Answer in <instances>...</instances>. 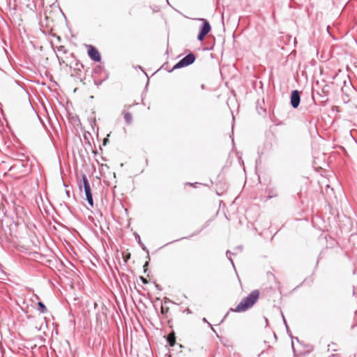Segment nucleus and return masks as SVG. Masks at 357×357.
Returning <instances> with one entry per match:
<instances>
[{
    "label": "nucleus",
    "instance_id": "14",
    "mask_svg": "<svg viewBox=\"0 0 357 357\" xmlns=\"http://www.w3.org/2000/svg\"><path fill=\"white\" fill-rule=\"evenodd\" d=\"M148 265H149V262H148V261H146V262L145 263V264L144 265V272H146V267L148 266Z\"/></svg>",
    "mask_w": 357,
    "mask_h": 357
},
{
    "label": "nucleus",
    "instance_id": "6",
    "mask_svg": "<svg viewBox=\"0 0 357 357\" xmlns=\"http://www.w3.org/2000/svg\"><path fill=\"white\" fill-rule=\"evenodd\" d=\"M88 55L94 61L99 62L101 60V56L98 50L92 46H88Z\"/></svg>",
    "mask_w": 357,
    "mask_h": 357
},
{
    "label": "nucleus",
    "instance_id": "4",
    "mask_svg": "<svg viewBox=\"0 0 357 357\" xmlns=\"http://www.w3.org/2000/svg\"><path fill=\"white\" fill-rule=\"evenodd\" d=\"M195 61V56L192 53H190L188 55H186L185 57H183L182 59H181L172 68L171 71H172L174 69L181 68L183 67L188 66L192 63H194Z\"/></svg>",
    "mask_w": 357,
    "mask_h": 357
},
{
    "label": "nucleus",
    "instance_id": "7",
    "mask_svg": "<svg viewBox=\"0 0 357 357\" xmlns=\"http://www.w3.org/2000/svg\"><path fill=\"white\" fill-rule=\"evenodd\" d=\"M301 102V96L299 91L297 90H294L291 92V105L293 108H297Z\"/></svg>",
    "mask_w": 357,
    "mask_h": 357
},
{
    "label": "nucleus",
    "instance_id": "12",
    "mask_svg": "<svg viewBox=\"0 0 357 357\" xmlns=\"http://www.w3.org/2000/svg\"><path fill=\"white\" fill-rule=\"evenodd\" d=\"M140 280L142 282V283H144V284L148 283V280L142 276L140 277Z\"/></svg>",
    "mask_w": 357,
    "mask_h": 357
},
{
    "label": "nucleus",
    "instance_id": "19",
    "mask_svg": "<svg viewBox=\"0 0 357 357\" xmlns=\"http://www.w3.org/2000/svg\"><path fill=\"white\" fill-rule=\"evenodd\" d=\"M66 195H68V197H70V192L68 190H66Z\"/></svg>",
    "mask_w": 357,
    "mask_h": 357
},
{
    "label": "nucleus",
    "instance_id": "1",
    "mask_svg": "<svg viewBox=\"0 0 357 357\" xmlns=\"http://www.w3.org/2000/svg\"><path fill=\"white\" fill-rule=\"evenodd\" d=\"M259 297V291L258 290L252 291L238 304L234 311L238 312L246 311L255 304Z\"/></svg>",
    "mask_w": 357,
    "mask_h": 357
},
{
    "label": "nucleus",
    "instance_id": "5",
    "mask_svg": "<svg viewBox=\"0 0 357 357\" xmlns=\"http://www.w3.org/2000/svg\"><path fill=\"white\" fill-rule=\"evenodd\" d=\"M200 20L203 21V23L200 27L199 33L197 36V40L202 42L206 36L210 32L211 27L206 20L200 19Z\"/></svg>",
    "mask_w": 357,
    "mask_h": 357
},
{
    "label": "nucleus",
    "instance_id": "21",
    "mask_svg": "<svg viewBox=\"0 0 357 357\" xmlns=\"http://www.w3.org/2000/svg\"><path fill=\"white\" fill-rule=\"evenodd\" d=\"M107 139H104V144H105Z\"/></svg>",
    "mask_w": 357,
    "mask_h": 357
},
{
    "label": "nucleus",
    "instance_id": "18",
    "mask_svg": "<svg viewBox=\"0 0 357 357\" xmlns=\"http://www.w3.org/2000/svg\"><path fill=\"white\" fill-rule=\"evenodd\" d=\"M161 312H162V313H165V310L164 309L163 307H161Z\"/></svg>",
    "mask_w": 357,
    "mask_h": 357
},
{
    "label": "nucleus",
    "instance_id": "2",
    "mask_svg": "<svg viewBox=\"0 0 357 357\" xmlns=\"http://www.w3.org/2000/svg\"><path fill=\"white\" fill-rule=\"evenodd\" d=\"M9 171L16 176L22 177L27 175L31 172V164L27 160H17L10 167Z\"/></svg>",
    "mask_w": 357,
    "mask_h": 357
},
{
    "label": "nucleus",
    "instance_id": "10",
    "mask_svg": "<svg viewBox=\"0 0 357 357\" xmlns=\"http://www.w3.org/2000/svg\"><path fill=\"white\" fill-rule=\"evenodd\" d=\"M167 342L171 347H173L175 344V337L174 335H169L167 337Z\"/></svg>",
    "mask_w": 357,
    "mask_h": 357
},
{
    "label": "nucleus",
    "instance_id": "9",
    "mask_svg": "<svg viewBox=\"0 0 357 357\" xmlns=\"http://www.w3.org/2000/svg\"><path fill=\"white\" fill-rule=\"evenodd\" d=\"M38 310L42 313H46L47 312V307L45 305L40 301L38 303Z\"/></svg>",
    "mask_w": 357,
    "mask_h": 357
},
{
    "label": "nucleus",
    "instance_id": "8",
    "mask_svg": "<svg viewBox=\"0 0 357 357\" xmlns=\"http://www.w3.org/2000/svg\"><path fill=\"white\" fill-rule=\"evenodd\" d=\"M124 119L127 124H130L132 121V114L130 112L124 113Z\"/></svg>",
    "mask_w": 357,
    "mask_h": 357
},
{
    "label": "nucleus",
    "instance_id": "17",
    "mask_svg": "<svg viewBox=\"0 0 357 357\" xmlns=\"http://www.w3.org/2000/svg\"><path fill=\"white\" fill-rule=\"evenodd\" d=\"M137 238H138V243H139V245L142 244V243L141 242L139 236H137Z\"/></svg>",
    "mask_w": 357,
    "mask_h": 357
},
{
    "label": "nucleus",
    "instance_id": "3",
    "mask_svg": "<svg viewBox=\"0 0 357 357\" xmlns=\"http://www.w3.org/2000/svg\"><path fill=\"white\" fill-rule=\"evenodd\" d=\"M82 179L83 183V188L86 195V199L91 206H93V196L91 193L90 183L88 181V178L85 174H82Z\"/></svg>",
    "mask_w": 357,
    "mask_h": 357
},
{
    "label": "nucleus",
    "instance_id": "13",
    "mask_svg": "<svg viewBox=\"0 0 357 357\" xmlns=\"http://www.w3.org/2000/svg\"><path fill=\"white\" fill-rule=\"evenodd\" d=\"M327 88V86H325V87H324L322 89V92L324 93H328V89H326Z\"/></svg>",
    "mask_w": 357,
    "mask_h": 357
},
{
    "label": "nucleus",
    "instance_id": "16",
    "mask_svg": "<svg viewBox=\"0 0 357 357\" xmlns=\"http://www.w3.org/2000/svg\"><path fill=\"white\" fill-rule=\"evenodd\" d=\"M235 250L241 251L242 250V247L241 246H238V247L236 248Z\"/></svg>",
    "mask_w": 357,
    "mask_h": 357
},
{
    "label": "nucleus",
    "instance_id": "11",
    "mask_svg": "<svg viewBox=\"0 0 357 357\" xmlns=\"http://www.w3.org/2000/svg\"><path fill=\"white\" fill-rule=\"evenodd\" d=\"M236 252H231V251H229V250H227V253H226L227 258H228V259H229V260L231 261V264H232L233 266H234V261H233V260H232V259H231V255H236Z\"/></svg>",
    "mask_w": 357,
    "mask_h": 357
},
{
    "label": "nucleus",
    "instance_id": "15",
    "mask_svg": "<svg viewBox=\"0 0 357 357\" xmlns=\"http://www.w3.org/2000/svg\"><path fill=\"white\" fill-rule=\"evenodd\" d=\"M140 245H141V246H142V249H143L144 250H146V251L148 252V250H146V247L144 246V245L143 243H142V244H140Z\"/></svg>",
    "mask_w": 357,
    "mask_h": 357
},
{
    "label": "nucleus",
    "instance_id": "20",
    "mask_svg": "<svg viewBox=\"0 0 357 357\" xmlns=\"http://www.w3.org/2000/svg\"><path fill=\"white\" fill-rule=\"evenodd\" d=\"M202 89H204V84L202 85Z\"/></svg>",
    "mask_w": 357,
    "mask_h": 357
}]
</instances>
